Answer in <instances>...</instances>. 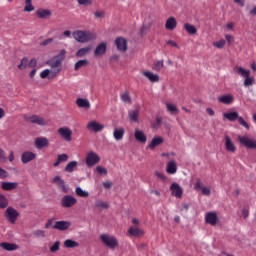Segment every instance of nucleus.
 <instances>
[{"label": "nucleus", "instance_id": "nucleus-22", "mask_svg": "<svg viewBox=\"0 0 256 256\" xmlns=\"http://www.w3.org/2000/svg\"><path fill=\"white\" fill-rule=\"evenodd\" d=\"M164 141L165 140L161 136L154 137L148 145V149H151L153 151V149L159 147V145H163Z\"/></svg>", "mask_w": 256, "mask_h": 256}, {"label": "nucleus", "instance_id": "nucleus-6", "mask_svg": "<svg viewBox=\"0 0 256 256\" xmlns=\"http://www.w3.org/2000/svg\"><path fill=\"white\" fill-rule=\"evenodd\" d=\"M24 120L27 121V123H32L33 125H39L40 127L47 125V121H45L43 117L38 115H25Z\"/></svg>", "mask_w": 256, "mask_h": 256}, {"label": "nucleus", "instance_id": "nucleus-21", "mask_svg": "<svg viewBox=\"0 0 256 256\" xmlns=\"http://www.w3.org/2000/svg\"><path fill=\"white\" fill-rule=\"evenodd\" d=\"M86 165L88 167H93L94 165H97V154L95 152H89L86 157Z\"/></svg>", "mask_w": 256, "mask_h": 256}, {"label": "nucleus", "instance_id": "nucleus-13", "mask_svg": "<svg viewBox=\"0 0 256 256\" xmlns=\"http://www.w3.org/2000/svg\"><path fill=\"white\" fill-rule=\"evenodd\" d=\"M115 45L121 53H125V51H127V39L123 37H117L115 39Z\"/></svg>", "mask_w": 256, "mask_h": 256}, {"label": "nucleus", "instance_id": "nucleus-4", "mask_svg": "<svg viewBox=\"0 0 256 256\" xmlns=\"http://www.w3.org/2000/svg\"><path fill=\"white\" fill-rule=\"evenodd\" d=\"M237 139L242 147H245L246 149H256L255 138H251L249 135H238Z\"/></svg>", "mask_w": 256, "mask_h": 256}, {"label": "nucleus", "instance_id": "nucleus-38", "mask_svg": "<svg viewBox=\"0 0 256 256\" xmlns=\"http://www.w3.org/2000/svg\"><path fill=\"white\" fill-rule=\"evenodd\" d=\"M87 65H89L88 60H79L78 62L75 63L74 69L75 71H79V69L83 67H87Z\"/></svg>", "mask_w": 256, "mask_h": 256}, {"label": "nucleus", "instance_id": "nucleus-62", "mask_svg": "<svg viewBox=\"0 0 256 256\" xmlns=\"http://www.w3.org/2000/svg\"><path fill=\"white\" fill-rule=\"evenodd\" d=\"M93 0H78V5H92Z\"/></svg>", "mask_w": 256, "mask_h": 256}, {"label": "nucleus", "instance_id": "nucleus-59", "mask_svg": "<svg viewBox=\"0 0 256 256\" xmlns=\"http://www.w3.org/2000/svg\"><path fill=\"white\" fill-rule=\"evenodd\" d=\"M214 47H217V49H223V47H225V40L221 39L218 42H214Z\"/></svg>", "mask_w": 256, "mask_h": 256}, {"label": "nucleus", "instance_id": "nucleus-36", "mask_svg": "<svg viewBox=\"0 0 256 256\" xmlns=\"http://www.w3.org/2000/svg\"><path fill=\"white\" fill-rule=\"evenodd\" d=\"M76 168H77V161H72L66 165L64 171H66V173H73V171H75Z\"/></svg>", "mask_w": 256, "mask_h": 256}, {"label": "nucleus", "instance_id": "nucleus-43", "mask_svg": "<svg viewBox=\"0 0 256 256\" xmlns=\"http://www.w3.org/2000/svg\"><path fill=\"white\" fill-rule=\"evenodd\" d=\"M107 51V44L101 43L97 46V55H103Z\"/></svg>", "mask_w": 256, "mask_h": 256}, {"label": "nucleus", "instance_id": "nucleus-63", "mask_svg": "<svg viewBox=\"0 0 256 256\" xmlns=\"http://www.w3.org/2000/svg\"><path fill=\"white\" fill-rule=\"evenodd\" d=\"M53 223H55V220L54 219H49L46 224H45V229H53Z\"/></svg>", "mask_w": 256, "mask_h": 256}, {"label": "nucleus", "instance_id": "nucleus-56", "mask_svg": "<svg viewBox=\"0 0 256 256\" xmlns=\"http://www.w3.org/2000/svg\"><path fill=\"white\" fill-rule=\"evenodd\" d=\"M238 123L240 125H242V127H245V129L249 130V123H247V121H245V119H243V117H241V116L238 117Z\"/></svg>", "mask_w": 256, "mask_h": 256}, {"label": "nucleus", "instance_id": "nucleus-9", "mask_svg": "<svg viewBox=\"0 0 256 256\" xmlns=\"http://www.w3.org/2000/svg\"><path fill=\"white\" fill-rule=\"evenodd\" d=\"M170 191L176 199H181V197H183V188L177 182L171 184Z\"/></svg>", "mask_w": 256, "mask_h": 256}, {"label": "nucleus", "instance_id": "nucleus-18", "mask_svg": "<svg viewBox=\"0 0 256 256\" xmlns=\"http://www.w3.org/2000/svg\"><path fill=\"white\" fill-rule=\"evenodd\" d=\"M128 233L131 237H143L145 235V231H143V229L133 226L128 229Z\"/></svg>", "mask_w": 256, "mask_h": 256}, {"label": "nucleus", "instance_id": "nucleus-3", "mask_svg": "<svg viewBox=\"0 0 256 256\" xmlns=\"http://www.w3.org/2000/svg\"><path fill=\"white\" fill-rule=\"evenodd\" d=\"M100 239H101L102 243L109 249H115V248L119 247V241L113 235L102 234V235H100Z\"/></svg>", "mask_w": 256, "mask_h": 256}, {"label": "nucleus", "instance_id": "nucleus-17", "mask_svg": "<svg viewBox=\"0 0 256 256\" xmlns=\"http://www.w3.org/2000/svg\"><path fill=\"white\" fill-rule=\"evenodd\" d=\"M142 75L150 81V83H159V75L151 72V71H143Z\"/></svg>", "mask_w": 256, "mask_h": 256}, {"label": "nucleus", "instance_id": "nucleus-32", "mask_svg": "<svg viewBox=\"0 0 256 256\" xmlns=\"http://www.w3.org/2000/svg\"><path fill=\"white\" fill-rule=\"evenodd\" d=\"M218 101L220 103H223L224 105H231L233 103V95H223L218 98Z\"/></svg>", "mask_w": 256, "mask_h": 256}, {"label": "nucleus", "instance_id": "nucleus-51", "mask_svg": "<svg viewBox=\"0 0 256 256\" xmlns=\"http://www.w3.org/2000/svg\"><path fill=\"white\" fill-rule=\"evenodd\" d=\"M102 187L103 189H105L106 191H109L113 188V182L106 180L102 183Z\"/></svg>", "mask_w": 256, "mask_h": 256}, {"label": "nucleus", "instance_id": "nucleus-47", "mask_svg": "<svg viewBox=\"0 0 256 256\" xmlns=\"http://www.w3.org/2000/svg\"><path fill=\"white\" fill-rule=\"evenodd\" d=\"M9 203L7 202V198L5 195L0 194V209H5Z\"/></svg>", "mask_w": 256, "mask_h": 256}, {"label": "nucleus", "instance_id": "nucleus-12", "mask_svg": "<svg viewBox=\"0 0 256 256\" xmlns=\"http://www.w3.org/2000/svg\"><path fill=\"white\" fill-rule=\"evenodd\" d=\"M71 227V222L61 220L54 222L53 229H56L57 231H67Z\"/></svg>", "mask_w": 256, "mask_h": 256}, {"label": "nucleus", "instance_id": "nucleus-19", "mask_svg": "<svg viewBox=\"0 0 256 256\" xmlns=\"http://www.w3.org/2000/svg\"><path fill=\"white\" fill-rule=\"evenodd\" d=\"M165 29H167V31H174V29H177V19L173 16L169 17L166 20Z\"/></svg>", "mask_w": 256, "mask_h": 256}, {"label": "nucleus", "instance_id": "nucleus-41", "mask_svg": "<svg viewBox=\"0 0 256 256\" xmlns=\"http://www.w3.org/2000/svg\"><path fill=\"white\" fill-rule=\"evenodd\" d=\"M166 107H167V111L172 113V115H178L179 114V109H177V106H175L173 104H170V103H166Z\"/></svg>", "mask_w": 256, "mask_h": 256}, {"label": "nucleus", "instance_id": "nucleus-58", "mask_svg": "<svg viewBox=\"0 0 256 256\" xmlns=\"http://www.w3.org/2000/svg\"><path fill=\"white\" fill-rule=\"evenodd\" d=\"M68 159H69V156H68L67 154H60V155H58V157H57V160H58L60 163H65Z\"/></svg>", "mask_w": 256, "mask_h": 256}, {"label": "nucleus", "instance_id": "nucleus-5", "mask_svg": "<svg viewBox=\"0 0 256 256\" xmlns=\"http://www.w3.org/2000/svg\"><path fill=\"white\" fill-rule=\"evenodd\" d=\"M47 64L51 67V75L52 77H55L59 71H61V65H63V58H60L59 56H56L49 60Z\"/></svg>", "mask_w": 256, "mask_h": 256}, {"label": "nucleus", "instance_id": "nucleus-16", "mask_svg": "<svg viewBox=\"0 0 256 256\" xmlns=\"http://www.w3.org/2000/svg\"><path fill=\"white\" fill-rule=\"evenodd\" d=\"M36 149H43L49 147V140L45 137H38L34 141Z\"/></svg>", "mask_w": 256, "mask_h": 256}, {"label": "nucleus", "instance_id": "nucleus-50", "mask_svg": "<svg viewBox=\"0 0 256 256\" xmlns=\"http://www.w3.org/2000/svg\"><path fill=\"white\" fill-rule=\"evenodd\" d=\"M34 237H37V239H43L45 238V230H36L33 232Z\"/></svg>", "mask_w": 256, "mask_h": 256}, {"label": "nucleus", "instance_id": "nucleus-28", "mask_svg": "<svg viewBox=\"0 0 256 256\" xmlns=\"http://www.w3.org/2000/svg\"><path fill=\"white\" fill-rule=\"evenodd\" d=\"M113 135L116 141H121L125 137V129L123 127L115 128Z\"/></svg>", "mask_w": 256, "mask_h": 256}, {"label": "nucleus", "instance_id": "nucleus-14", "mask_svg": "<svg viewBox=\"0 0 256 256\" xmlns=\"http://www.w3.org/2000/svg\"><path fill=\"white\" fill-rule=\"evenodd\" d=\"M205 221L208 223V225H212L215 227L217 225V221H219V218L217 217V212H208L205 216Z\"/></svg>", "mask_w": 256, "mask_h": 256}, {"label": "nucleus", "instance_id": "nucleus-54", "mask_svg": "<svg viewBox=\"0 0 256 256\" xmlns=\"http://www.w3.org/2000/svg\"><path fill=\"white\" fill-rule=\"evenodd\" d=\"M98 209H109V203L105 201H98L97 202Z\"/></svg>", "mask_w": 256, "mask_h": 256}, {"label": "nucleus", "instance_id": "nucleus-55", "mask_svg": "<svg viewBox=\"0 0 256 256\" xmlns=\"http://www.w3.org/2000/svg\"><path fill=\"white\" fill-rule=\"evenodd\" d=\"M161 123H163V118L156 117V123L152 124L153 129H159L161 127Z\"/></svg>", "mask_w": 256, "mask_h": 256}, {"label": "nucleus", "instance_id": "nucleus-34", "mask_svg": "<svg viewBox=\"0 0 256 256\" xmlns=\"http://www.w3.org/2000/svg\"><path fill=\"white\" fill-rule=\"evenodd\" d=\"M163 67H165V63L163 60H157L152 65L153 71H157V72L161 71V69H163Z\"/></svg>", "mask_w": 256, "mask_h": 256}, {"label": "nucleus", "instance_id": "nucleus-40", "mask_svg": "<svg viewBox=\"0 0 256 256\" xmlns=\"http://www.w3.org/2000/svg\"><path fill=\"white\" fill-rule=\"evenodd\" d=\"M75 193L78 197H84V198L89 197V192L84 191L83 188L81 187H76Z\"/></svg>", "mask_w": 256, "mask_h": 256}, {"label": "nucleus", "instance_id": "nucleus-10", "mask_svg": "<svg viewBox=\"0 0 256 256\" xmlns=\"http://www.w3.org/2000/svg\"><path fill=\"white\" fill-rule=\"evenodd\" d=\"M224 145L228 153H235L237 151V146L235 145V142H233L231 137H229V135H226L224 137Z\"/></svg>", "mask_w": 256, "mask_h": 256}, {"label": "nucleus", "instance_id": "nucleus-39", "mask_svg": "<svg viewBox=\"0 0 256 256\" xmlns=\"http://www.w3.org/2000/svg\"><path fill=\"white\" fill-rule=\"evenodd\" d=\"M26 67H29V58L28 57H24L21 59V62L18 65V69H20V71H23V70H25Z\"/></svg>", "mask_w": 256, "mask_h": 256}, {"label": "nucleus", "instance_id": "nucleus-53", "mask_svg": "<svg viewBox=\"0 0 256 256\" xmlns=\"http://www.w3.org/2000/svg\"><path fill=\"white\" fill-rule=\"evenodd\" d=\"M49 75H51V70H49V69H45L40 73L41 79H47V77H48V79H51V77Z\"/></svg>", "mask_w": 256, "mask_h": 256}, {"label": "nucleus", "instance_id": "nucleus-44", "mask_svg": "<svg viewBox=\"0 0 256 256\" xmlns=\"http://www.w3.org/2000/svg\"><path fill=\"white\" fill-rule=\"evenodd\" d=\"M155 176L157 177V179L162 181V183H167L169 181V178L165 174H163L159 171L155 172Z\"/></svg>", "mask_w": 256, "mask_h": 256}, {"label": "nucleus", "instance_id": "nucleus-15", "mask_svg": "<svg viewBox=\"0 0 256 256\" xmlns=\"http://www.w3.org/2000/svg\"><path fill=\"white\" fill-rule=\"evenodd\" d=\"M53 183H55V185H57V187L60 188L63 193H69V187H67V184H65L64 180L61 179L60 176L54 177Z\"/></svg>", "mask_w": 256, "mask_h": 256}, {"label": "nucleus", "instance_id": "nucleus-24", "mask_svg": "<svg viewBox=\"0 0 256 256\" xmlns=\"http://www.w3.org/2000/svg\"><path fill=\"white\" fill-rule=\"evenodd\" d=\"M19 187V183L17 182H2L1 188L4 191H13V189H17Z\"/></svg>", "mask_w": 256, "mask_h": 256}, {"label": "nucleus", "instance_id": "nucleus-2", "mask_svg": "<svg viewBox=\"0 0 256 256\" xmlns=\"http://www.w3.org/2000/svg\"><path fill=\"white\" fill-rule=\"evenodd\" d=\"M72 37L77 43H89L95 39V34L90 31L75 30L72 32Z\"/></svg>", "mask_w": 256, "mask_h": 256}, {"label": "nucleus", "instance_id": "nucleus-61", "mask_svg": "<svg viewBox=\"0 0 256 256\" xmlns=\"http://www.w3.org/2000/svg\"><path fill=\"white\" fill-rule=\"evenodd\" d=\"M28 67H30V69H35V67H37V59L32 58L28 61Z\"/></svg>", "mask_w": 256, "mask_h": 256}, {"label": "nucleus", "instance_id": "nucleus-64", "mask_svg": "<svg viewBox=\"0 0 256 256\" xmlns=\"http://www.w3.org/2000/svg\"><path fill=\"white\" fill-rule=\"evenodd\" d=\"M203 187L201 186V179H197V181H196V183H195V185H194V189L196 190V191H199V190H201Z\"/></svg>", "mask_w": 256, "mask_h": 256}, {"label": "nucleus", "instance_id": "nucleus-31", "mask_svg": "<svg viewBox=\"0 0 256 256\" xmlns=\"http://www.w3.org/2000/svg\"><path fill=\"white\" fill-rule=\"evenodd\" d=\"M91 49H93L92 46L80 48V49L76 52V57H85V55H89V53H91Z\"/></svg>", "mask_w": 256, "mask_h": 256}, {"label": "nucleus", "instance_id": "nucleus-29", "mask_svg": "<svg viewBox=\"0 0 256 256\" xmlns=\"http://www.w3.org/2000/svg\"><path fill=\"white\" fill-rule=\"evenodd\" d=\"M0 247L4 249L5 251H17L19 249V246L17 244H11L7 242L0 243Z\"/></svg>", "mask_w": 256, "mask_h": 256}, {"label": "nucleus", "instance_id": "nucleus-11", "mask_svg": "<svg viewBox=\"0 0 256 256\" xmlns=\"http://www.w3.org/2000/svg\"><path fill=\"white\" fill-rule=\"evenodd\" d=\"M5 217L8 219V221H10V223H15L19 217V212H17L15 208L9 207L5 212Z\"/></svg>", "mask_w": 256, "mask_h": 256}, {"label": "nucleus", "instance_id": "nucleus-46", "mask_svg": "<svg viewBox=\"0 0 256 256\" xmlns=\"http://www.w3.org/2000/svg\"><path fill=\"white\" fill-rule=\"evenodd\" d=\"M61 247V242L56 241L52 246H50V253H57Z\"/></svg>", "mask_w": 256, "mask_h": 256}, {"label": "nucleus", "instance_id": "nucleus-37", "mask_svg": "<svg viewBox=\"0 0 256 256\" xmlns=\"http://www.w3.org/2000/svg\"><path fill=\"white\" fill-rule=\"evenodd\" d=\"M184 29H186L189 35H195L197 33V28H195V26L189 23L184 24Z\"/></svg>", "mask_w": 256, "mask_h": 256}, {"label": "nucleus", "instance_id": "nucleus-48", "mask_svg": "<svg viewBox=\"0 0 256 256\" xmlns=\"http://www.w3.org/2000/svg\"><path fill=\"white\" fill-rule=\"evenodd\" d=\"M150 25L147 24H143L142 27L140 28V35L141 37H145V35H147V31H149L150 29Z\"/></svg>", "mask_w": 256, "mask_h": 256}, {"label": "nucleus", "instance_id": "nucleus-42", "mask_svg": "<svg viewBox=\"0 0 256 256\" xmlns=\"http://www.w3.org/2000/svg\"><path fill=\"white\" fill-rule=\"evenodd\" d=\"M120 99L123 103L131 104V95H129V92L126 91L120 95Z\"/></svg>", "mask_w": 256, "mask_h": 256}, {"label": "nucleus", "instance_id": "nucleus-35", "mask_svg": "<svg viewBox=\"0 0 256 256\" xmlns=\"http://www.w3.org/2000/svg\"><path fill=\"white\" fill-rule=\"evenodd\" d=\"M79 246V242L77 241H73L71 239H67L64 241V247H66L67 249H73L74 247H78Z\"/></svg>", "mask_w": 256, "mask_h": 256}, {"label": "nucleus", "instance_id": "nucleus-52", "mask_svg": "<svg viewBox=\"0 0 256 256\" xmlns=\"http://www.w3.org/2000/svg\"><path fill=\"white\" fill-rule=\"evenodd\" d=\"M24 11H26V13H31V11H35V7L33 6V2L26 3V5L24 7Z\"/></svg>", "mask_w": 256, "mask_h": 256}, {"label": "nucleus", "instance_id": "nucleus-30", "mask_svg": "<svg viewBox=\"0 0 256 256\" xmlns=\"http://www.w3.org/2000/svg\"><path fill=\"white\" fill-rule=\"evenodd\" d=\"M128 116L130 121H133L134 123H139V109L130 110L128 112Z\"/></svg>", "mask_w": 256, "mask_h": 256}, {"label": "nucleus", "instance_id": "nucleus-25", "mask_svg": "<svg viewBox=\"0 0 256 256\" xmlns=\"http://www.w3.org/2000/svg\"><path fill=\"white\" fill-rule=\"evenodd\" d=\"M166 173H168V175H175V173H177V162H175V160H172L167 164Z\"/></svg>", "mask_w": 256, "mask_h": 256}, {"label": "nucleus", "instance_id": "nucleus-23", "mask_svg": "<svg viewBox=\"0 0 256 256\" xmlns=\"http://www.w3.org/2000/svg\"><path fill=\"white\" fill-rule=\"evenodd\" d=\"M36 15L39 17V19H49L51 15H53V12L49 9H39L36 11Z\"/></svg>", "mask_w": 256, "mask_h": 256}, {"label": "nucleus", "instance_id": "nucleus-45", "mask_svg": "<svg viewBox=\"0 0 256 256\" xmlns=\"http://www.w3.org/2000/svg\"><path fill=\"white\" fill-rule=\"evenodd\" d=\"M108 170L103 166H97V175L101 177H107Z\"/></svg>", "mask_w": 256, "mask_h": 256}, {"label": "nucleus", "instance_id": "nucleus-8", "mask_svg": "<svg viewBox=\"0 0 256 256\" xmlns=\"http://www.w3.org/2000/svg\"><path fill=\"white\" fill-rule=\"evenodd\" d=\"M58 134L60 135V137H62V139H64V141H67L68 143H71V141L73 140L72 138L73 131H71L69 127L59 128Z\"/></svg>", "mask_w": 256, "mask_h": 256}, {"label": "nucleus", "instance_id": "nucleus-60", "mask_svg": "<svg viewBox=\"0 0 256 256\" xmlns=\"http://www.w3.org/2000/svg\"><path fill=\"white\" fill-rule=\"evenodd\" d=\"M7 177H9L7 170L0 167V179H7Z\"/></svg>", "mask_w": 256, "mask_h": 256}, {"label": "nucleus", "instance_id": "nucleus-26", "mask_svg": "<svg viewBox=\"0 0 256 256\" xmlns=\"http://www.w3.org/2000/svg\"><path fill=\"white\" fill-rule=\"evenodd\" d=\"M33 159H35V153L33 152H24L21 156V161L24 164L30 163V161H33Z\"/></svg>", "mask_w": 256, "mask_h": 256}, {"label": "nucleus", "instance_id": "nucleus-7", "mask_svg": "<svg viewBox=\"0 0 256 256\" xmlns=\"http://www.w3.org/2000/svg\"><path fill=\"white\" fill-rule=\"evenodd\" d=\"M61 206L64 207V209H71V207H74V205H77V198L71 195H65L61 198Z\"/></svg>", "mask_w": 256, "mask_h": 256}, {"label": "nucleus", "instance_id": "nucleus-49", "mask_svg": "<svg viewBox=\"0 0 256 256\" xmlns=\"http://www.w3.org/2000/svg\"><path fill=\"white\" fill-rule=\"evenodd\" d=\"M87 129L89 131H94V133H97V121H92V122L88 123Z\"/></svg>", "mask_w": 256, "mask_h": 256}, {"label": "nucleus", "instance_id": "nucleus-57", "mask_svg": "<svg viewBox=\"0 0 256 256\" xmlns=\"http://www.w3.org/2000/svg\"><path fill=\"white\" fill-rule=\"evenodd\" d=\"M202 195H205L206 197H209V195H211V188L204 186L201 189Z\"/></svg>", "mask_w": 256, "mask_h": 256}, {"label": "nucleus", "instance_id": "nucleus-33", "mask_svg": "<svg viewBox=\"0 0 256 256\" xmlns=\"http://www.w3.org/2000/svg\"><path fill=\"white\" fill-rule=\"evenodd\" d=\"M224 117L228 121H237L239 119V113L238 112L224 113Z\"/></svg>", "mask_w": 256, "mask_h": 256}, {"label": "nucleus", "instance_id": "nucleus-27", "mask_svg": "<svg viewBox=\"0 0 256 256\" xmlns=\"http://www.w3.org/2000/svg\"><path fill=\"white\" fill-rule=\"evenodd\" d=\"M76 105L80 109H89L91 107V103H89V100L83 98H77Z\"/></svg>", "mask_w": 256, "mask_h": 256}, {"label": "nucleus", "instance_id": "nucleus-20", "mask_svg": "<svg viewBox=\"0 0 256 256\" xmlns=\"http://www.w3.org/2000/svg\"><path fill=\"white\" fill-rule=\"evenodd\" d=\"M134 137L138 143H147V135L142 130L136 129L134 132Z\"/></svg>", "mask_w": 256, "mask_h": 256}, {"label": "nucleus", "instance_id": "nucleus-1", "mask_svg": "<svg viewBox=\"0 0 256 256\" xmlns=\"http://www.w3.org/2000/svg\"><path fill=\"white\" fill-rule=\"evenodd\" d=\"M233 71L236 75L244 79V87H253V85H255V78L251 76V70H247L241 66H235Z\"/></svg>", "mask_w": 256, "mask_h": 256}]
</instances>
